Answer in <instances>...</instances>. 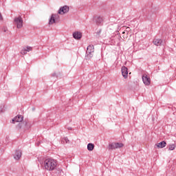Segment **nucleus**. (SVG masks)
I'll use <instances>...</instances> for the list:
<instances>
[{
	"instance_id": "nucleus-1",
	"label": "nucleus",
	"mask_w": 176,
	"mask_h": 176,
	"mask_svg": "<svg viewBox=\"0 0 176 176\" xmlns=\"http://www.w3.org/2000/svg\"><path fill=\"white\" fill-rule=\"evenodd\" d=\"M57 167V161L54 159L47 158L44 161V168L47 171H54Z\"/></svg>"
},
{
	"instance_id": "nucleus-2",
	"label": "nucleus",
	"mask_w": 176,
	"mask_h": 176,
	"mask_svg": "<svg viewBox=\"0 0 176 176\" xmlns=\"http://www.w3.org/2000/svg\"><path fill=\"white\" fill-rule=\"evenodd\" d=\"M94 53V45H89L87 48L85 59L90 60L93 57Z\"/></svg>"
},
{
	"instance_id": "nucleus-3",
	"label": "nucleus",
	"mask_w": 176,
	"mask_h": 176,
	"mask_svg": "<svg viewBox=\"0 0 176 176\" xmlns=\"http://www.w3.org/2000/svg\"><path fill=\"white\" fill-rule=\"evenodd\" d=\"M14 21L17 28H23V18L21 16L15 17Z\"/></svg>"
},
{
	"instance_id": "nucleus-4",
	"label": "nucleus",
	"mask_w": 176,
	"mask_h": 176,
	"mask_svg": "<svg viewBox=\"0 0 176 176\" xmlns=\"http://www.w3.org/2000/svg\"><path fill=\"white\" fill-rule=\"evenodd\" d=\"M142 79L143 80V83H144L146 86H149L151 85V77H149L148 74H143L142 76Z\"/></svg>"
},
{
	"instance_id": "nucleus-5",
	"label": "nucleus",
	"mask_w": 176,
	"mask_h": 176,
	"mask_svg": "<svg viewBox=\"0 0 176 176\" xmlns=\"http://www.w3.org/2000/svg\"><path fill=\"white\" fill-rule=\"evenodd\" d=\"M69 12V7L68 6H65L63 7H60L58 11V14H65V13H68Z\"/></svg>"
},
{
	"instance_id": "nucleus-6",
	"label": "nucleus",
	"mask_w": 176,
	"mask_h": 176,
	"mask_svg": "<svg viewBox=\"0 0 176 176\" xmlns=\"http://www.w3.org/2000/svg\"><path fill=\"white\" fill-rule=\"evenodd\" d=\"M123 144L122 143L113 142L109 144V149H118V148H122Z\"/></svg>"
},
{
	"instance_id": "nucleus-7",
	"label": "nucleus",
	"mask_w": 176,
	"mask_h": 176,
	"mask_svg": "<svg viewBox=\"0 0 176 176\" xmlns=\"http://www.w3.org/2000/svg\"><path fill=\"white\" fill-rule=\"evenodd\" d=\"M122 75L124 79H127V77L129 76V69H127L126 67L123 66L121 69Z\"/></svg>"
},
{
	"instance_id": "nucleus-8",
	"label": "nucleus",
	"mask_w": 176,
	"mask_h": 176,
	"mask_svg": "<svg viewBox=\"0 0 176 176\" xmlns=\"http://www.w3.org/2000/svg\"><path fill=\"white\" fill-rule=\"evenodd\" d=\"M153 43L155 46H162V45H164L163 43V40H162L160 38H154L153 41Z\"/></svg>"
},
{
	"instance_id": "nucleus-9",
	"label": "nucleus",
	"mask_w": 176,
	"mask_h": 176,
	"mask_svg": "<svg viewBox=\"0 0 176 176\" xmlns=\"http://www.w3.org/2000/svg\"><path fill=\"white\" fill-rule=\"evenodd\" d=\"M145 16L147 19H152L153 17H155V11L153 10H148L146 12Z\"/></svg>"
},
{
	"instance_id": "nucleus-10",
	"label": "nucleus",
	"mask_w": 176,
	"mask_h": 176,
	"mask_svg": "<svg viewBox=\"0 0 176 176\" xmlns=\"http://www.w3.org/2000/svg\"><path fill=\"white\" fill-rule=\"evenodd\" d=\"M94 21L96 23L97 25H101L102 24V21H104V19L101 16H95L94 18Z\"/></svg>"
},
{
	"instance_id": "nucleus-11",
	"label": "nucleus",
	"mask_w": 176,
	"mask_h": 176,
	"mask_svg": "<svg viewBox=\"0 0 176 176\" xmlns=\"http://www.w3.org/2000/svg\"><path fill=\"white\" fill-rule=\"evenodd\" d=\"M73 38H74V39H77V41H79V39H81L82 38V32H74L73 33Z\"/></svg>"
},
{
	"instance_id": "nucleus-12",
	"label": "nucleus",
	"mask_w": 176,
	"mask_h": 176,
	"mask_svg": "<svg viewBox=\"0 0 176 176\" xmlns=\"http://www.w3.org/2000/svg\"><path fill=\"white\" fill-rule=\"evenodd\" d=\"M15 122L20 123L21 122H23V116L18 115L14 119H12V123H14Z\"/></svg>"
},
{
	"instance_id": "nucleus-13",
	"label": "nucleus",
	"mask_w": 176,
	"mask_h": 176,
	"mask_svg": "<svg viewBox=\"0 0 176 176\" xmlns=\"http://www.w3.org/2000/svg\"><path fill=\"white\" fill-rule=\"evenodd\" d=\"M56 19H57V14H52L49 21V24H54L56 23Z\"/></svg>"
},
{
	"instance_id": "nucleus-14",
	"label": "nucleus",
	"mask_w": 176,
	"mask_h": 176,
	"mask_svg": "<svg viewBox=\"0 0 176 176\" xmlns=\"http://www.w3.org/2000/svg\"><path fill=\"white\" fill-rule=\"evenodd\" d=\"M14 157L15 160H19L20 157H21V151L18 150L15 152V154L14 155Z\"/></svg>"
},
{
	"instance_id": "nucleus-15",
	"label": "nucleus",
	"mask_w": 176,
	"mask_h": 176,
	"mask_svg": "<svg viewBox=\"0 0 176 176\" xmlns=\"http://www.w3.org/2000/svg\"><path fill=\"white\" fill-rule=\"evenodd\" d=\"M167 143L165 141H162L156 144L157 148H165Z\"/></svg>"
},
{
	"instance_id": "nucleus-16",
	"label": "nucleus",
	"mask_w": 176,
	"mask_h": 176,
	"mask_svg": "<svg viewBox=\"0 0 176 176\" xmlns=\"http://www.w3.org/2000/svg\"><path fill=\"white\" fill-rule=\"evenodd\" d=\"M87 149L88 151H93L94 149V144L93 143H89L87 144Z\"/></svg>"
},
{
	"instance_id": "nucleus-17",
	"label": "nucleus",
	"mask_w": 176,
	"mask_h": 176,
	"mask_svg": "<svg viewBox=\"0 0 176 176\" xmlns=\"http://www.w3.org/2000/svg\"><path fill=\"white\" fill-rule=\"evenodd\" d=\"M168 151H174V149H175L176 148V145L173 144H169L168 146Z\"/></svg>"
},
{
	"instance_id": "nucleus-18",
	"label": "nucleus",
	"mask_w": 176,
	"mask_h": 176,
	"mask_svg": "<svg viewBox=\"0 0 176 176\" xmlns=\"http://www.w3.org/2000/svg\"><path fill=\"white\" fill-rule=\"evenodd\" d=\"M2 32H6V34H9V30H8V28L5 26L2 28Z\"/></svg>"
},
{
	"instance_id": "nucleus-19",
	"label": "nucleus",
	"mask_w": 176,
	"mask_h": 176,
	"mask_svg": "<svg viewBox=\"0 0 176 176\" xmlns=\"http://www.w3.org/2000/svg\"><path fill=\"white\" fill-rule=\"evenodd\" d=\"M25 50H26V52H31V50H32V47L28 46L26 48H25Z\"/></svg>"
},
{
	"instance_id": "nucleus-20",
	"label": "nucleus",
	"mask_w": 176,
	"mask_h": 176,
	"mask_svg": "<svg viewBox=\"0 0 176 176\" xmlns=\"http://www.w3.org/2000/svg\"><path fill=\"white\" fill-rule=\"evenodd\" d=\"M21 53L22 54H27V51L25 50V49H24V50H22L21 51Z\"/></svg>"
},
{
	"instance_id": "nucleus-21",
	"label": "nucleus",
	"mask_w": 176,
	"mask_h": 176,
	"mask_svg": "<svg viewBox=\"0 0 176 176\" xmlns=\"http://www.w3.org/2000/svg\"><path fill=\"white\" fill-rule=\"evenodd\" d=\"M64 140L65 141L66 144H67V142H69V140H68V138H64Z\"/></svg>"
},
{
	"instance_id": "nucleus-22",
	"label": "nucleus",
	"mask_w": 176,
	"mask_h": 176,
	"mask_svg": "<svg viewBox=\"0 0 176 176\" xmlns=\"http://www.w3.org/2000/svg\"><path fill=\"white\" fill-rule=\"evenodd\" d=\"M0 112H3V105L0 106Z\"/></svg>"
},
{
	"instance_id": "nucleus-23",
	"label": "nucleus",
	"mask_w": 176,
	"mask_h": 176,
	"mask_svg": "<svg viewBox=\"0 0 176 176\" xmlns=\"http://www.w3.org/2000/svg\"><path fill=\"white\" fill-rule=\"evenodd\" d=\"M126 30L127 32H129V31H130V28H126Z\"/></svg>"
},
{
	"instance_id": "nucleus-24",
	"label": "nucleus",
	"mask_w": 176,
	"mask_h": 176,
	"mask_svg": "<svg viewBox=\"0 0 176 176\" xmlns=\"http://www.w3.org/2000/svg\"><path fill=\"white\" fill-rule=\"evenodd\" d=\"M2 19H3L2 14H1V13H0V20H2Z\"/></svg>"
},
{
	"instance_id": "nucleus-25",
	"label": "nucleus",
	"mask_w": 176,
	"mask_h": 176,
	"mask_svg": "<svg viewBox=\"0 0 176 176\" xmlns=\"http://www.w3.org/2000/svg\"><path fill=\"white\" fill-rule=\"evenodd\" d=\"M67 130H72V127H68Z\"/></svg>"
},
{
	"instance_id": "nucleus-26",
	"label": "nucleus",
	"mask_w": 176,
	"mask_h": 176,
	"mask_svg": "<svg viewBox=\"0 0 176 176\" xmlns=\"http://www.w3.org/2000/svg\"><path fill=\"white\" fill-rule=\"evenodd\" d=\"M30 122H25V124H30Z\"/></svg>"
},
{
	"instance_id": "nucleus-27",
	"label": "nucleus",
	"mask_w": 176,
	"mask_h": 176,
	"mask_svg": "<svg viewBox=\"0 0 176 176\" xmlns=\"http://www.w3.org/2000/svg\"><path fill=\"white\" fill-rule=\"evenodd\" d=\"M52 76H56V74H52Z\"/></svg>"
},
{
	"instance_id": "nucleus-28",
	"label": "nucleus",
	"mask_w": 176,
	"mask_h": 176,
	"mask_svg": "<svg viewBox=\"0 0 176 176\" xmlns=\"http://www.w3.org/2000/svg\"><path fill=\"white\" fill-rule=\"evenodd\" d=\"M122 34H125V32H123Z\"/></svg>"
}]
</instances>
